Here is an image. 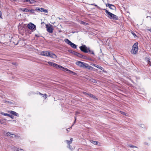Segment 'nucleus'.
Segmentation results:
<instances>
[{
  "label": "nucleus",
  "mask_w": 151,
  "mask_h": 151,
  "mask_svg": "<svg viewBox=\"0 0 151 151\" xmlns=\"http://www.w3.org/2000/svg\"><path fill=\"white\" fill-rule=\"evenodd\" d=\"M1 114L2 115H4L5 116H9V114L7 113H6L3 112H1Z\"/></svg>",
  "instance_id": "obj_28"
},
{
  "label": "nucleus",
  "mask_w": 151,
  "mask_h": 151,
  "mask_svg": "<svg viewBox=\"0 0 151 151\" xmlns=\"http://www.w3.org/2000/svg\"><path fill=\"white\" fill-rule=\"evenodd\" d=\"M69 52H70L73 54V53H74V51L73 50H69Z\"/></svg>",
  "instance_id": "obj_39"
},
{
  "label": "nucleus",
  "mask_w": 151,
  "mask_h": 151,
  "mask_svg": "<svg viewBox=\"0 0 151 151\" xmlns=\"http://www.w3.org/2000/svg\"><path fill=\"white\" fill-rule=\"evenodd\" d=\"M77 54V55H76V56H78V57H80V58H85V56L79 53H76Z\"/></svg>",
  "instance_id": "obj_13"
},
{
  "label": "nucleus",
  "mask_w": 151,
  "mask_h": 151,
  "mask_svg": "<svg viewBox=\"0 0 151 151\" xmlns=\"http://www.w3.org/2000/svg\"><path fill=\"white\" fill-rule=\"evenodd\" d=\"M150 31V32H151V29H149V30Z\"/></svg>",
  "instance_id": "obj_58"
},
{
  "label": "nucleus",
  "mask_w": 151,
  "mask_h": 151,
  "mask_svg": "<svg viewBox=\"0 0 151 151\" xmlns=\"http://www.w3.org/2000/svg\"><path fill=\"white\" fill-rule=\"evenodd\" d=\"M79 48L81 51L85 53H88V49L86 46L84 45L80 46Z\"/></svg>",
  "instance_id": "obj_3"
},
{
  "label": "nucleus",
  "mask_w": 151,
  "mask_h": 151,
  "mask_svg": "<svg viewBox=\"0 0 151 151\" xmlns=\"http://www.w3.org/2000/svg\"><path fill=\"white\" fill-rule=\"evenodd\" d=\"M106 6L108 7L111 9L114 10L116 9V7L113 4H106Z\"/></svg>",
  "instance_id": "obj_7"
},
{
  "label": "nucleus",
  "mask_w": 151,
  "mask_h": 151,
  "mask_svg": "<svg viewBox=\"0 0 151 151\" xmlns=\"http://www.w3.org/2000/svg\"><path fill=\"white\" fill-rule=\"evenodd\" d=\"M83 63L84 62L80 61H78L76 63V64L77 65H78L81 67H83Z\"/></svg>",
  "instance_id": "obj_12"
},
{
  "label": "nucleus",
  "mask_w": 151,
  "mask_h": 151,
  "mask_svg": "<svg viewBox=\"0 0 151 151\" xmlns=\"http://www.w3.org/2000/svg\"><path fill=\"white\" fill-rule=\"evenodd\" d=\"M78 53L77 52H76L74 51V53H73V54H74V55H76L77 54L76 53Z\"/></svg>",
  "instance_id": "obj_45"
},
{
  "label": "nucleus",
  "mask_w": 151,
  "mask_h": 151,
  "mask_svg": "<svg viewBox=\"0 0 151 151\" xmlns=\"http://www.w3.org/2000/svg\"><path fill=\"white\" fill-rule=\"evenodd\" d=\"M145 60L147 62L148 64L149 63V62H150V61L151 60L148 58H145Z\"/></svg>",
  "instance_id": "obj_31"
},
{
  "label": "nucleus",
  "mask_w": 151,
  "mask_h": 151,
  "mask_svg": "<svg viewBox=\"0 0 151 151\" xmlns=\"http://www.w3.org/2000/svg\"><path fill=\"white\" fill-rule=\"evenodd\" d=\"M68 147L70 150H73V148L70 145H68Z\"/></svg>",
  "instance_id": "obj_32"
},
{
  "label": "nucleus",
  "mask_w": 151,
  "mask_h": 151,
  "mask_svg": "<svg viewBox=\"0 0 151 151\" xmlns=\"http://www.w3.org/2000/svg\"><path fill=\"white\" fill-rule=\"evenodd\" d=\"M91 142L92 143L96 145H97L98 143L96 141L91 140Z\"/></svg>",
  "instance_id": "obj_26"
},
{
  "label": "nucleus",
  "mask_w": 151,
  "mask_h": 151,
  "mask_svg": "<svg viewBox=\"0 0 151 151\" xmlns=\"http://www.w3.org/2000/svg\"><path fill=\"white\" fill-rule=\"evenodd\" d=\"M49 55L48 57L53 59H56L57 58V55L50 51V54Z\"/></svg>",
  "instance_id": "obj_8"
},
{
  "label": "nucleus",
  "mask_w": 151,
  "mask_h": 151,
  "mask_svg": "<svg viewBox=\"0 0 151 151\" xmlns=\"http://www.w3.org/2000/svg\"><path fill=\"white\" fill-rule=\"evenodd\" d=\"M35 10H34V9H32L31 10H30V11L29 12H30L31 13H35Z\"/></svg>",
  "instance_id": "obj_35"
},
{
  "label": "nucleus",
  "mask_w": 151,
  "mask_h": 151,
  "mask_svg": "<svg viewBox=\"0 0 151 151\" xmlns=\"http://www.w3.org/2000/svg\"><path fill=\"white\" fill-rule=\"evenodd\" d=\"M42 12H44L45 13H47L48 11L47 10L44 9L43 10Z\"/></svg>",
  "instance_id": "obj_37"
},
{
  "label": "nucleus",
  "mask_w": 151,
  "mask_h": 151,
  "mask_svg": "<svg viewBox=\"0 0 151 151\" xmlns=\"http://www.w3.org/2000/svg\"><path fill=\"white\" fill-rule=\"evenodd\" d=\"M73 139L72 138H71L70 139V140L69 141V140H66V142L68 144V145H70V144L72 143V141H73Z\"/></svg>",
  "instance_id": "obj_17"
},
{
  "label": "nucleus",
  "mask_w": 151,
  "mask_h": 151,
  "mask_svg": "<svg viewBox=\"0 0 151 151\" xmlns=\"http://www.w3.org/2000/svg\"><path fill=\"white\" fill-rule=\"evenodd\" d=\"M76 121H75H75H74V123H75Z\"/></svg>",
  "instance_id": "obj_60"
},
{
  "label": "nucleus",
  "mask_w": 151,
  "mask_h": 151,
  "mask_svg": "<svg viewBox=\"0 0 151 151\" xmlns=\"http://www.w3.org/2000/svg\"><path fill=\"white\" fill-rule=\"evenodd\" d=\"M8 116L11 117V118H12V119H14V116L12 115H10V114H9V116Z\"/></svg>",
  "instance_id": "obj_40"
},
{
  "label": "nucleus",
  "mask_w": 151,
  "mask_h": 151,
  "mask_svg": "<svg viewBox=\"0 0 151 151\" xmlns=\"http://www.w3.org/2000/svg\"><path fill=\"white\" fill-rule=\"evenodd\" d=\"M148 64H149L150 65V64H151V60L150 61V62H149V63Z\"/></svg>",
  "instance_id": "obj_49"
},
{
  "label": "nucleus",
  "mask_w": 151,
  "mask_h": 151,
  "mask_svg": "<svg viewBox=\"0 0 151 151\" xmlns=\"http://www.w3.org/2000/svg\"><path fill=\"white\" fill-rule=\"evenodd\" d=\"M9 113L11 114H12L15 116H19V114L18 113H17L16 112L14 111H9Z\"/></svg>",
  "instance_id": "obj_11"
},
{
  "label": "nucleus",
  "mask_w": 151,
  "mask_h": 151,
  "mask_svg": "<svg viewBox=\"0 0 151 151\" xmlns=\"http://www.w3.org/2000/svg\"><path fill=\"white\" fill-rule=\"evenodd\" d=\"M28 2L30 4H33L35 3L36 1L34 0H29Z\"/></svg>",
  "instance_id": "obj_22"
},
{
  "label": "nucleus",
  "mask_w": 151,
  "mask_h": 151,
  "mask_svg": "<svg viewBox=\"0 0 151 151\" xmlns=\"http://www.w3.org/2000/svg\"><path fill=\"white\" fill-rule=\"evenodd\" d=\"M65 42L68 45H70L71 42L68 39H65L64 40Z\"/></svg>",
  "instance_id": "obj_21"
},
{
  "label": "nucleus",
  "mask_w": 151,
  "mask_h": 151,
  "mask_svg": "<svg viewBox=\"0 0 151 151\" xmlns=\"http://www.w3.org/2000/svg\"><path fill=\"white\" fill-rule=\"evenodd\" d=\"M75 121H76V117H75Z\"/></svg>",
  "instance_id": "obj_57"
},
{
  "label": "nucleus",
  "mask_w": 151,
  "mask_h": 151,
  "mask_svg": "<svg viewBox=\"0 0 151 151\" xmlns=\"http://www.w3.org/2000/svg\"><path fill=\"white\" fill-rule=\"evenodd\" d=\"M120 113L122 114L123 115H126V113L122 111H120Z\"/></svg>",
  "instance_id": "obj_34"
},
{
  "label": "nucleus",
  "mask_w": 151,
  "mask_h": 151,
  "mask_svg": "<svg viewBox=\"0 0 151 151\" xmlns=\"http://www.w3.org/2000/svg\"><path fill=\"white\" fill-rule=\"evenodd\" d=\"M103 10L105 11V12L107 14V16L110 19L115 20L119 19V17L109 12L106 9H104Z\"/></svg>",
  "instance_id": "obj_1"
},
{
  "label": "nucleus",
  "mask_w": 151,
  "mask_h": 151,
  "mask_svg": "<svg viewBox=\"0 0 151 151\" xmlns=\"http://www.w3.org/2000/svg\"><path fill=\"white\" fill-rule=\"evenodd\" d=\"M24 2H28L29 0H22Z\"/></svg>",
  "instance_id": "obj_41"
},
{
  "label": "nucleus",
  "mask_w": 151,
  "mask_h": 151,
  "mask_svg": "<svg viewBox=\"0 0 151 151\" xmlns=\"http://www.w3.org/2000/svg\"><path fill=\"white\" fill-rule=\"evenodd\" d=\"M35 36L36 37H39V36L37 35V34H35Z\"/></svg>",
  "instance_id": "obj_51"
},
{
  "label": "nucleus",
  "mask_w": 151,
  "mask_h": 151,
  "mask_svg": "<svg viewBox=\"0 0 151 151\" xmlns=\"http://www.w3.org/2000/svg\"><path fill=\"white\" fill-rule=\"evenodd\" d=\"M88 52H89L90 53V54H92L93 55L94 54L93 52V51L91 50L89 48H88Z\"/></svg>",
  "instance_id": "obj_29"
},
{
  "label": "nucleus",
  "mask_w": 151,
  "mask_h": 151,
  "mask_svg": "<svg viewBox=\"0 0 151 151\" xmlns=\"http://www.w3.org/2000/svg\"><path fill=\"white\" fill-rule=\"evenodd\" d=\"M43 9H44V8H40V12H42L43 10Z\"/></svg>",
  "instance_id": "obj_46"
},
{
  "label": "nucleus",
  "mask_w": 151,
  "mask_h": 151,
  "mask_svg": "<svg viewBox=\"0 0 151 151\" xmlns=\"http://www.w3.org/2000/svg\"><path fill=\"white\" fill-rule=\"evenodd\" d=\"M50 54V51H42L40 53V55L45 56L48 57Z\"/></svg>",
  "instance_id": "obj_5"
},
{
  "label": "nucleus",
  "mask_w": 151,
  "mask_h": 151,
  "mask_svg": "<svg viewBox=\"0 0 151 151\" xmlns=\"http://www.w3.org/2000/svg\"><path fill=\"white\" fill-rule=\"evenodd\" d=\"M86 69L88 70L95 71L94 70H93V69H94L92 67L89 65L88 64L87 66Z\"/></svg>",
  "instance_id": "obj_16"
},
{
  "label": "nucleus",
  "mask_w": 151,
  "mask_h": 151,
  "mask_svg": "<svg viewBox=\"0 0 151 151\" xmlns=\"http://www.w3.org/2000/svg\"><path fill=\"white\" fill-rule=\"evenodd\" d=\"M99 60H100V58H99Z\"/></svg>",
  "instance_id": "obj_62"
},
{
  "label": "nucleus",
  "mask_w": 151,
  "mask_h": 151,
  "mask_svg": "<svg viewBox=\"0 0 151 151\" xmlns=\"http://www.w3.org/2000/svg\"><path fill=\"white\" fill-rule=\"evenodd\" d=\"M80 23L81 24H82L85 26H87L88 25V23L84 22L83 21H81Z\"/></svg>",
  "instance_id": "obj_23"
},
{
  "label": "nucleus",
  "mask_w": 151,
  "mask_h": 151,
  "mask_svg": "<svg viewBox=\"0 0 151 151\" xmlns=\"http://www.w3.org/2000/svg\"><path fill=\"white\" fill-rule=\"evenodd\" d=\"M18 42H17V44H15V45H17L18 44Z\"/></svg>",
  "instance_id": "obj_56"
},
{
  "label": "nucleus",
  "mask_w": 151,
  "mask_h": 151,
  "mask_svg": "<svg viewBox=\"0 0 151 151\" xmlns=\"http://www.w3.org/2000/svg\"><path fill=\"white\" fill-rule=\"evenodd\" d=\"M69 45H70L71 46V47L73 48L76 49V45L75 44H74L72 42Z\"/></svg>",
  "instance_id": "obj_19"
},
{
  "label": "nucleus",
  "mask_w": 151,
  "mask_h": 151,
  "mask_svg": "<svg viewBox=\"0 0 151 151\" xmlns=\"http://www.w3.org/2000/svg\"><path fill=\"white\" fill-rule=\"evenodd\" d=\"M27 27L29 29H33L36 26L33 24L30 23L28 24Z\"/></svg>",
  "instance_id": "obj_10"
},
{
  "label": "nucleus",
  "mask_w": 151,
  "mask_h": 151,
  "mask_svg": "<svg viewBox=\"0 0 151 151\" xmlns=\"http://www.w3.org/2000/svg\"><path fill=\"white\" fill-rule=\"evenodd\" d=\"M2 120H1L0 119V123L1 124H2L3 122H2Z\"/></svg>",
  "instance_id": "obj_48"
},
{
  "label": "nucleus",
  "mask_w": 151,
  "mask_h": 151,
  "mask_svg": "<svg viewBox=\"0 0 151 151\" xmlns=\"http://www.w3.org/2000/svg\"><path fill=\"white\" fill-rule=\"evenodd\" d=\"M48 63L51 66H53V64L54 63H53L52 62H50V61H49L48 62Z\"/></svg>",
  "instance_id": "obj_27"
},
{
  "label": "nucleus",
  "mask_w": 151,
  "mask_h": 151,
  "mask_svg": "<svg viewBox=\"0 0 151 151\" xmlns=\"http://www.w3.org/2000/svg\"><path fill=\"white\" fill-rule=\"evenodd\" d=\"M88 64L87 63H84L83 64V67H82L84 68H86Z\"/></svg>",
  "instance_id": "obj_24"
},
{
  "label": "nucleus",
  "mask_w": 151,
  "mask_h": 151,
  "mask_svg": "<svg viewBox=\"0 0 151 151\" xmlns=\"http://www.w3.org/2000/svg\"><path fill=\"white\" fill-rule=\"evenodd\" d=\"M46 27L47 28V30L48 32L50 33L53 32V28L52 25H50L49 26L48 24H46Z\"/></svg>",
  "instance_id": "obj_4"
},
{
  "label": "nucleus",
  "mask_w": 151,
  "mask_h": 151,
  "mask_svg": "<svg viewBox=\"0 0 151 151\" xmlns=\"http://www.w3.org/2000/svg\"><path fill=\"white\" fill-rule=\"evenodd\" d=\"M99 69L103 71V72L104 73L106 72V71L104 70V69L101 66H100V67Z\"/></svg>",
  "instance_id": "obj_30"
},
{
  "label": "nucleus",
  "mask_w": 151,
  "mask_h": 151,
  "mask_svg": "<svg viewBox=\"0 0 151 151\" xmlns=\"http://www.w3.org/2000/svg\"><path fill=\"white\" fill-rule=\"evenodd\" d=\"M138 43L135 42L132 46V48L131 50V52L132 54L136 55L137 53L138 50L137 46Z\"/></svg>",
  "instance_id": "obj_2"
},
{
  "label": "nucleus",
  "mask_w": 151,
  "mask_h": 151,
  "mask_svg": "<svg viewBox=\"0 0 151 151\" xmlns=\"http://www.w3.org/2000/svg\"><path fill=\"white\" fill-rule=\"evenodd\" d=\"M20 151H24V150L23 149H20Z\"/></svg>",
  "instance_id": "obj_55"
},
{
  "label": "nucleus",
  "mask_w": 151,
  "mask_h": 151,
  "mask_svg": "<svg viewBox=\"0 0 151 151\" xmlns=\"http://www.w3.org/2000/svg\"><path fill=\"white\" fill-rule=\"evenodd\" d=\"M92 81L94 83H95V81Z\"/></svg>",
  "instance_id": "obj_63"
},
{
  "label": "nucleus",
  "mask_w": 151,
  "mask_h": 151,
  "mask_svg": "<svg viewBox=\"0 0 151 151\" xmlns=\"http://www.w3.org/2000/svg\"><path fill=\"white\" fill-rule=\"evenodd\" d=\"M11 1H15L16 0H10Z\"/></svg>",
  "instance_id": "obj_53"
},
{
  "label": "nucleus",
  "mask_w": 151,
  "mask_h": 151,
  "mask_svg": "<svg viewBox=\"0 0 151 151\" xmlns=\"http://www.w3.org/2000/svg\"><path fill=\"white\" fill-rule=\"evenodd\" d=\"M38 94L41 95V96H43V97H44L45 98V99H46L47 97V94L45 93L44 94H42L41 93H40V92H38Z\"/></svg>",
  "instance_id": "obj_15"
},
{
  "label": "nucleus",
  "mask_w": 151,
  "mask_h": 151,
  "mask_svg": "<svg viewBox=\"0 0 151 151\" xmlns=\"http://www.w3.org/2000/svg\"><path fill=\"white\" fill-rule=\"evenodd\" d=\"M149 17V16H147V17H147H147ZM149 17H150V16ZM150 18H151V17H150Z\"/></svg>",
  "instance_id": "obj_59"
},
{
  "label": "nucleus",
  "mask_w": 151,
  "mask_h": 151,
  "mask_svg": "<svg viewBox=\"0 0 151 151\" xmlns=\"http://www.w3.org/2000/svg\"><path fill=\"white\" fill-rule=\"evenodd\" d=\"M53 66L55 67L56 68H59L62 70H63L64 68L61 65H58L54 63Z\"/></svg>",
  "instance_id": "obj_6"
},
{
  "label": "nucleus",
  "mask_w": 151,
  "mask_h": 151,
  "mask_svg": "<svg viewBox=\"0 0 151 151\" xmlns=\"http://www.w3.org/2000/svg\"><path fill=\"white\" fill-rule=\"evenodd\" d=\"M92 65L94 67H96L99 69L100 68V67L101 66H99V65H96L95 64H93Z\"/></svg>",
  "instance_id": "obj_25"
},
{
  "label": "nucleus",
  "mask_w": 151,
  "mask_h": 151,
  "mask_svg": "<svg viewBox=\"0 0 151 151\" xmlns=\"http://www.w3.org/2000/svg\"><path fill=\"white\" fill-rule=\"evenodd\" d=\"M2 15V13L1 11L0 10V17H1Z\"/></svg>",
  "instance_id": "obj_47"
},
{
  "label": "nucleus",
  "mask_w": 151,
  "mask_h": 151,
  "mask_svg": "<svg viewBox=\"0 0 151 151\" xmlns=\"http://www.w3.org/2000/svg\"><path fill=\"white\" fill-rule=\"evenodd\" d=\"M10 136L11 137H14V135H11V136Z\"/></svg>",
  "instance_id": "obj_52"
},
{
  "label": "nucleus",
  "mask_w": 151,
  "mask_h": 151,
  "mask_svg": "<svg viewBox=\"0 0 151 151\" xmlns=\"http://www.w3.org/2000/svg\"><path fill=\"white\" fill-rule=\"evenodd\" d=\"M91 5H93V6H97V5L95 4H91Z\"/></svg>",
  "instance_id": "obj_43"
},
{
  "label": "nucleus",
  "mask_w": 151,
  "mask_h": 151,
  "mask_svg": "<svg viewBox=\"0 0 151 151\" xmlns=\"http://www.w3.org/2000/svg\"><path fill=\"white\" fill-rule=\"evenodd\" d=\"M20 10L23 12H28L30 11V10L27 8H21Z\"/></svg>",
  "instance_id": "obj_14"
},
{
  "label": "nucleus",
  "mask_w": 151,
  "mask_h": 151,
  "mask_svg": "<svg viewBox=\"0 0 151 151\" xmlns=\"http://www.w3.org/2000/svg\"><path fill=\"white\" fill-rule=\"evenodd\" d=\"M145 144H146V145H147V143H145Z\"/></svg>",
  "instance_id": "obj_61"
},
{
  "label": "nucleus",
  "mask_w": 151,
  "mask_h": 151,
  "mask_svg": "<svg viewBox=\"0 0 151 151\" xmlns=\"http://www.w3.org/2000/svg\"><path fill=\"white\" fill-rule=\"evenodd\" d=\"M67 132H69V131L68 130V129H66Z\"/></svg>",
  "instance_id": "obj_54"
},
{
  "label": "nucleus",
  "mask_w": 151,
  "mask_h": 151,
  "mask_svg": "<svg viewBox=\"0 0 151 151\" xmlns=\"http://www.w3.org/2000/svg\"><path fill=\"white\" fill-rule=\"evenodd\" d=\"M12 64L14 65H16V63H12Z\"/></svg>",
  "instance_id": "obj_50"
},
{
  "label": "nucleus",
  "mask_w": 151,
  "mask_h": 151,
  "mask_svg": "<svg viewBox=\"0 0 151 151\" xmlns=\"http://www.w3.org/2000/svg\"><path fill=\"white\" fill-rule=\"evenodd\" d=\"M14 150L16 151H19V150L18 149L16 148Z\"/></svg>",
  "instance_id": "obj_44"
},
{
  "label": "nucleus",
  "mask_w": 151,
  "mask_h": 151,
  "mask_svg": "<svg viewBox=\"0 0 151 151\" xmlns=\"http://www.w3.org/2000/svg\"><path fill=\"white\" fill-rule=\"evenodd\" d=\"M83 93L85 94V95H88V94H89V93H88L86 92H83Z\"/></svg>",
  "instance_id": "obj_42"
},
{
  "label": "nucleus",
  "mask_w": 151,
  "mask_h": 151,
  "mask_svg": "<svg viewBox=\"0 0 151 151\" xmlns=\"http://www.w3.org/2000/svg\"><path fill=\"white\" fill-rule=\"evenodd\" d=\"M40 8H37L36 9V10L37 12H40Z\"/></svg>",
  "instance_id": "obj_36"
},
{
  "label": "nucleus",
  "mask_w": 151,
  "mask_h": 151,
  "mask_svg": "<svg viewBox=\"0 0 151 151\" xmlns=\"http://www.w3.org/2000/svg\"><path fill=\"white\" fill-rule=\"evenodd\" d=\"M88 96L91 97L93 98V99H94L96 100H97L98 99V98H97L95 96L92 94L89 93V94H88Z\"/></svg>",
  "instance_id": "obj_20"
},
{
  "label": "nucleus",
  "mask_w": 151,
  "mask_h": 151,
  "mask_svg": "<svg viewBox=\"0 0 151 151\" xmlns=\"http://www.w3.org/2000/svg\"><path fill=\"white\" fill-rule=\"evenodd\" d=\"M132 34L133 35L134 38H136L137 37L135 33L134 32H132Z\"/></svg>",
  "instance_id": "obj_38"
},
{
  "label": "nucleus",
  "mask_w": 151,
  "mask_h": 151,
  "mask_svg": "<svg viewBox=\"0 0 151 151\" xmlns=\"http://www.w3.org/2000/svg\"><path fill=\"white\" fill-rule=\"evenodd\" d=\"M6 136H11V135H14V137H16V136L14 134H12L11 132H7L6 133Z\"/></svg>",
  "instance_id": "obj_18"
},
{
  "label": "nucleus",
  "mask_w": 151,
  "mask_h": 151,
  "mask_svg": "<svg viewBox=\"0 0 151 151\" xmlns=\"http://www.w3.org/2000/svg\"><path fill=\"white\" fill-rule=\"evenodd\" d=\"M128 146L130 147L131 148H133V147H136L137 148V147L133 145H128Z\"/></svg>",
  "instance_id": "obj_33"
},
{
  "label": "nucleus",
  "mask_w": 151,
  "mask_h": 151,
  "mask_svg": "<svg viewBox=\"0 0 151 151\" xmlns=\"http://www.w3.org/2000/svg\"><path fill=\"white\" fill-rule=\"evenodd\" d=\"M63 71L65 72L67 71L68 73L71 74H73L75 75H76V73L68 70L67 68H64Z\"/></svg>",
  "instance_id": "obj_9"
}]
</instances>
